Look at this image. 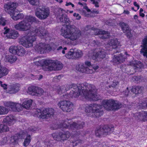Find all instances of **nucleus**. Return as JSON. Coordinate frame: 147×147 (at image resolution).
Here are the masks:
<instances>
[{"label": "nucleus", "mask_w": 147, "mask_h": 147, "mask_svg": "<svg viewBox=\"0 0 147 147\" xmlns=\"http://www.w3.org/2000/svg\"><path fill=\"white\" fill-rule=\"evenodd\" d=\"M71 91L69 92H67L64 89L63 86L61 87L58 90V93L61 94L64 99H69L80 96L81 100L96 101L99 99V96L97 94L96 89L95 86L87 83L79 84L77 85L72 84L68 86Z\"/></svg>", "instance_id": "1"}, {"label": "nucleus", "mask_w": 147, "mask_h": 147, "mask_svg": "<svg viewBox=\"0 0 147 147\" xmlns=\"http://www.w3.org/2000/svg\"><path fill=\"white\" fill-rule=\"evenodd\" d=\"M47 34L45 31L42 27H38L30 34L22 36L19 39V42L23 46L29 48L33 46V42L36 40V38L34 35L42 38L45 37Z\"/></svg>", "instance_id": "2"}, {"label": "nucleus", "mask_w": 147, "mask_h": 147, "mask_svg": "<svg viewBox=\"0 0 147 147\" xmlns=\"http://www.w3.org/2000/svg\"><path fill=\"white\" fill-rule=\"evenodd\" d=\"M62 35L65 38L74 41L78 39L81 35L80 30L74 25H66L61 30Z\"/></svg>", "instance_id": "3"}, {"label": "nucleus", "mask_w": 147, "mask_h": 147, "mask_svg": "<svg viewBox=\"0 0 147 147\" xmlns=\"http://www.w3.org/2000/svg\"><path fill=\"white\" fill-rule=\"evenodd\" d=\"M17 6V4L13 2L8 3L4 5L5 11L9 14L15 20L22 19L24 17V15L22 13L16 14L14 12V10Z\"/></svg>", "instance_id": "4"}, {"label": "nucleus", "mask_w": 147, "mask_h": 147, "mask_svg": "<svg viewBox=\"0 0 147 147\" xmlns=\"http://www.w3.org/2000/svg\"><path fill=\"white\" fill-rule=\"evenodd\" d=\"M102 105L96 103L87 105L85 108V112L87 113L88 116L92 117L95 115L98 117L102 115Z\"/></svg>", "instance_id": "5"}, {"label": "nucleus", "mask_w": 147, "mask_h": 147, "mask_svg": "<svg viewBox=\"0 0 147 147\" xmlns=\"http://www.w3.org/2000/svg\"><path fill=\"white\" fill-rule=\"evenodd\" d=\"M84 123L83 122H74L71 120L67 119L61 122L59 125L60 128H68L71 129H78L83 128Z\"/></svg>", "instance_id": "6"}, {"label": "nucleus", "mask_w": 147, "mask_h": 147, "mask_svg": "<svg viewBox=\"0 0 147 147\" xmlns=\"http://www.w3.org/2000/svg\"><path fill=\"white\" fill-rule=\"evenodd\" d=\"M98 66L94 67L92 66L90 62L86 61L85 64L80 63L76 65V69L81 72L87 74H91L94 71L98 69Z\"/></svg>", "instance_id": "7"}, {"label": "nucleus", "mask_w": 147, "mask_h": 147, "mask_svg": "<svg viewBox=\"0 0 147 147\" xmlns=\"http://www.w3.org/2000/svg\"><path fill=\"white\" fill-rule=\"evenodd\" d=\"M58 45H59L57 43L51 44V46L49 44L46 45L40 43L36 45L34 48L36 51L42 54L49 52L52 49L55 50L57 49Z\"/></svg>", "instance_id": "8"}, {"label": "nucleus", "mask_w": 147, "mask_h": 147, "mask_svg": "<svg viewBox=\"0 0 147 147\" xmlns=\"http://www.w3.org/2000/svg\"><path fill=\"white\" fill-rule=\"evenodd\" d=\"M54 110L52 108L36 109L34 111V116L42 119H46L53 115Z\"/></svg>", "instance_id": "9"}, {"label": "nucleus", "mask_w": 147, "mask_h": 147, "mask_svg": "<svg viewBox=\"0 0 147 147\" xmlns=\"http://www.w3.org/2000/svg\"><path fill=\"white\" fill-rule=\"evenodd\" d=\"M102 105L105 109L108 110L118 109L121 106V104L112 99L103 100L102 103Z\"/></svg>", "instance_id": "10"}, {"label": "nucleus", "mask_w": 147, "mask_h": 147, "mask_svg": "<svg viewBox=\"0 0 147 147\" xmlns=\"http://www.w3.org/2000/svg\"><path fill=\"white\" fill-rule=\"evenodd\" d=\"M106 55L105 50L101 48L91 50L89 54V57L94 60H98V59H103Z\"/></svg>", "instance_id": "11"}, {"label": "nucleus", "mask_w": 147, "mask_h": 147, "mask_svg": "<svg viewBox=\"0 0 147 147\" xmlns=\"http://www.w3.org/2000/svg\"><path fill=\"white\" fill-rule=\"evenodd\" d=\"M65 11L63 9L59 8L57 11L56 18L58 22L65 23L66 24H69L71 22L69 20L67 16L65 14Z\"/></svg>", "instance_id": "12"}, {"label": "nucleus", "mask_w": 147, "mask_h": 147, "mask_svg": "<svg viewBox=\"0 0 147 147\" xmlns=\"http://www.w3.org/2000/svg\"><path fill=\"white\" fill-rule=\"evenodd\" d=\"M50 14V11L48 7H42L37 8L35 12L36 16L40 20H45L49 17Z\"/></svg>", "instance_id": "13"}, {"label": "nucleus", "mask_w": 147, "mask_h": 147, "mask_svg": "<svg viewBox=\"0 0 147 147\" xmlns=\"http://www.w3.org/2000/svg\"><path fill=\"white\" fill-rule=\"evenodd\" d=\"M90 29H91V32L92 33L94 32L95 35H99V37L100 38L105 39L109 37V34L108 32L91 27V26L90 25L87 26L85 28V30H86L87 31Z\"/></svg>", "instance_id": "14"}, {"label": "nucleus", "mask_w": 147, "mask_h": 147, "mask_svg": "<svg viewBox=\"0 0 147 147\" xmlns=\"http://www.w3.org/2000/svg\"><path fill=\"white\" fill-rule=\"evenodd\" d=\"M57 105L59 108L65 112H70L73 109V104L68 100H62L59 102Z\"/></svg>", "instance_id": "15"}, {"label": "nucleus", "mask_w": 147, "mask_h": 147, "mask_svg": "<svg viewBox=\"0 0 147 147\" xmlns=\"http://www.w3.org/2000/svg\"><path fill=\"white\" fill-rule=\"evenodd\" d=\"M31 25L24 19L14 25L16 29L21 31H25L29 30Z\"/></svg>", "instance_id": "16"}, {"label": "nucleus", "mask_w": 147, "mask_h": 147, "mask_svg": "<svg viewBox=\"0 0 147 147\" xmlns=\"http://www.w3.org/2000/svg\"><path fill=\"white\" fill-rule=\"evenodd\" d=\"M49 60L52 61V62L48 64V65L45 69V71L59 70L62 68V64L60 62L51 60Z\"/></svg>", "instance_id": "17"}, {"label": "nucleus", "mask_w": 147, "mask_h": 147, "mask_svg": "<svg viewBox=\"0 0 147 147\" xmlns=\"http://www.w3.org/2000/svg\"><path fill=\"white\" fill-rule=\"evenodd\" d=\"M27 92L31 95L40 96L42 95L44 91L40 87L31 86L28 88Z\"/></svg>", "instance_id": "18"}, {"label": "nucleus", "mask_w": 147, "mask_h": 147, "mask_svg": "<svg viewBox=\"0 0 147 147\" xmlns=\"http://www.w3.org/2000/svg\"><path fill=\"white\" fill-rule=\"evenodd\" d=\"M40 58L37 57L34 59V63L38 66H43V69L45 70V69L48 65V64L52 62L51 60L49 59H40Z\"/></svg>", "instance_id": "19"}, {"label": "nucleus", "mask_w": 147, "mask_h": 147, "mask_svg": "<svg viewBox=\"0 0 147 147\" xmlns=\"http://www.w3.org/2000/svg\"><path fill=\"white\" fill-rule=\"evenodd\" d=\"M82 137L80 134V131L76 132L75 134L71 136V144L73 146H70V147H74V146H76L79 143H81L82 140H81Z\"/></svg>", "instance_id": "20"}, {"label": "nucleus", "mask_w": 147, "mask_h": 147, "mask_svg": "<svg viewBox=\"0 0 147 147\" xmlns=\"http://www.w3.org/2000/svg\"><path fill=\"white\" fill-rule=\"evenodd\" d=\"M119 24L123 32L126 33V35L128 38H130L132 36L133 31L130 29L127 24L122 22H120Z\"/></svg>", "instance_id": "21"}, {"label": "nucleus", "mask_w": 147, "mask_h": 147, "mask_svg": "<svg viewBox=\"0 0 147 147\" xmlns=\"http://www.w3.org/2000/svg\"><path fill=\"white\" fill-rule=\"evenodd\" d=\"M70 136V134L68 131L64 133L60 132L59 134L57 133H54L52 134V137L55 139L59 140L60 138L63 140H66Z\"/></svg>", "instance_id": "22"}, {"label": "nucleus", "mask_w": 147, "mask_h": 147, "mask_svg": "<svg viewBox=\"0 0 147 147\" xmlns=\"http://www.w3.org/2000/svg\"><path fill=\"white\" fill-rule=\"evenodd\" d=\"M20 87L19 84H11L8 87V92L10 94L15 93L19 90Z\"/></svg>", "instance_id": "23"}, {"label": "nucleus", "mask_w": 147, "mask_h": 147, "mask_svg": "<svg viewBox=\"0 0 147 147\" xmlns=\"http://www.w3.org/2000/svg\"><path fill=\"white\" fill-rule=\"evenodd\" d=\"M142 48L140 52L145 57H147V36L145 37L143 40L142 45L141 46Z\"/></svg>", "instance_id": "24"}, {"label": "nucleus", "mask_w": 147, "mask_h": 147, "mask_svg": "<svg viewBox=\"0 0 147 147\" xmlns=\"http://www.w3.org/2000/svg\"><path fill=\"white\" fill-rule=\"evenodd\" d=\"M15 121V119L14 117L11 115H10L4 118L3 121L4 124L5 125L8 124L9 125H13Z\"/></svg>", "instance_id": "25"}, {"label": "nucleus", "mask_w": 147, "mask_h": 147, "mask_svg": "<svg viewBox=\"0 0 147 147\" xmlns=\"http://www.w3.org/2000/svg\"><path fill=\"white\" fill-rule=\"evenodd\" d=\"M102 128V130H99V131H103L104 135H108L113 132L114 130V127L112 126L105 125Z\"/></svg>", "instance_id": "26"}, {"label": "nucleus", "mask_w": 147, "mask_h": 147, "mask_svg": "<svg viewBox=\"0 0 147 147\" xmlns=\"http://www.w3.org/2000/svg\"><path fill=\"white\" fill-rule=\"evenodd\" d=\"M125 59V57H123L121 54H120L119 55H114L112 61L113 63H117L123 62Z\"/></svg>", "instance_id": "27"}, {"label": "nucleus", "mask_w": 147, "mask_h": 147, "mask_svg": "<svg viewBox=\"0 0 147 147\" xmlns=\"http://www.w3.org/2000/svg\"><path fill=\"white\" fill-rule=\"evenodd\" d=\"M131 65L133 66L135 72L139 70L140 69L143 68L144 66L143 64L140 61H133Z\"/></svg>", "instance_id": "28"}, {"label": "nucleus", "mask_w": 147, "mask_h": 147, "mask_svg": "<svg viewBox=\"0 0 147 147\" xmlns=\"http://www.w3.org/2000/svg\"><path fill=\"white\" fill-rule=\"evenodd\" d=\"M23 102L22 103V106L23 107L28 109L31 106L33 102L32 99L28 98H24L23 100Z\"/></svg>", "instance_id": "29"}, {"label": "nucleus", "mask_w": 147, "mask_h": 147, "mask_svg": "<svg viewBox=\"0 0 147 147\" xmlns=\"http://www.w3.org/2000/svg\"><path fill=\"white\" fill-rule=\"evenodd\" d=\"M119 43L116 38L111 39L107 45V47L112 46L113 49L116 48L119 45Z\"/></svg>", "instance_id": "30"}, {"label": "nucleus", "mask_w": 147, "mask_h": 147, "mask_svg": "<svg viewBox=\"0 0 147 147\" xmlns=\"http://www.w3.org/2000/svg\"><path fill=\"white\" fill-rule=\"evenodd\" d=\"M22 138H23L22 134H16L11 138L10 142L13 144H17L18 139Z\"/></svg>", "instance_id": "31"}, {"label": "nucleus", "mask_w": 147, "mask_h": 147, "mask_svg": "<svg viewBox=\"0 0 147 147\" xmlns=\"http://www.w3.org/2000/svg\"><path fill=\"white\" fill-rule=\"evenodd\" d=\"M138 114V117L140 120L144 121L147 120V112L142 111Z\"/></svg>", "instance_id": "32"}, {"label": "nucleus", "mask_w": 147, "mask_h": 147, "mask_svg": "<svg viewBox=\"0 0 147 147\" xmlns=\"http://www.w3.org/2000/svg\"><path fill=\"white\" fill-rule=\"evenodd\" d=\"M24 19L30 24L31 23V24L33 23H37L38 21L35 17L31 16H26Z\"/></svg>", "instance_id": "33"}, {"label": "nucleus", "mask_w": 147, "mask_h": 147, "mask_svg": "<svg viewBox=\"0 0 147 147\" xmlns=\"http://www.w3.org/2000/svg\"><path fill=\"white\" fill-rule=\"evenodd\" d=\"M18 32L16 30H11L7 35V37L10 38L16 39L19 36Z\"/></svg>", "instance_id": "34"}, {"label": "nucleus", "mask_w": 147, "mask_h": 147, "mask_svg": "<svg viewBox=\"0 0 147 147\" xmlns=\"http://www.w3.org/2000/svg\"><path fill=\"white\" fill-rule=\"evenodd\" d=\"M143 88L140 86H134L131 87V92L136 94L140 93L142 92Z\"/></svg>", "instance_id": "35"}, {"label": "nucleus", "mask_w": 147, "mask_h": 147, "mask_svg": "<svg viewBox=\"0 0 147 147\" xmlns=\"http://www.w3.org/2000/svg\"><path fill=\"white\" fill-rule=\"evenodd\" d=\"M8 70L6 67H0V78L6 75L8 73Z\"/></svg>", "instance_id": "36"}, {"label": "nucleus", "mask_w": 147, "mask_h": 147, "mask_svg": "<svg viewBox=\"0 0 147 147\" xmlns=\"http://www.w3.org/2000/svg\"><path fill=\"white\" fill-rule=\"evenodd\" d=\"M65 57L69 59H74L75 58L74 56V50L71 49L67 54L65 55Z\"/></svg>", "instance_id": "37"}, {"label": "nucleus", "mask_w": 147, "mask_h": 147, "mask_svg": "<svg viewBox=\"0 0 147 147\" xmlns=\"http://www.w3.org/2000/svg\"><path fill=\"white\" fill-rule=\"evenodd\" d=\"M15 105L13 108V111L19 112L22 110V107H23L22 104L21 105L18 103H15Z\"/></svg>", "instance_id": "38"}, {"label": "nucleus", "mask_w": 147, "mask_h": 147, "mask_svg": "<svg viewBox=\"0 0 147 147\" xmlns=\"http://www.w3.org/2000/svg\"><path fill=\"white\" fill-rule=\"evenodd\" d=\"M9 112V110L3 106H0V115L7 114Z\"/></svg>", "instance_id": "39"}, {"label": "nucleus", "mask_w": 147, "mask_h": 147, "mask_svg": "<svg viewBox=\"0 0 147 147\" xmlns=\"http://www.w3.org/2000/svg\"><path fill=\"white\" fill-rule=\"evenodd\" d=\"M25 53V51L24 48L22 47H18L16 54L19 56H23Z\"/></svg>", "instance_id": "40"}, {"label": "nucleus", "mask_w": 147, "mask_h": 147, "mask_svg": "<svg viewBox=\"0 0 147 147\" xmlns=\"http://www.w3.org/2000/svg\"><path fill=\"white\" fill-rule=\"evenodd\" d=\"M4 105L5 107L11 108L13 111L14 106L15 105V103L10 101L5 102L4 103Z\"/></svg>", "instance_id": "41"}, {"label": "nucleus", "mask_w": 147, "mask_h": 147, "mask_svg": "<svg viewBox=\"0 0 147 147\" xmlns=\"http://www.w3.org/2000/svg\"><path fill=\"white\" fill-rule=\"evenodd\" d=\"M17 59L15 55H9L7 57V60L11 63L15 62L17 60Z\"/></svg>", "instance_id": "42"}, {"label": "nucleus", "mask_w": 147, "mask_h": 147, "mask_svg": "<svg viewBox=\"0 0 147 147\" xmlns=\"http://www.w3.org/2000/svg\"><path fill=\"white\" fill-rule=\"evenodd\" d=\"M18 47H16L14 46H11L9 49V52L14 54H16Z\"/></svg>", "instance_id": "43"}, {"label": "nucleus", "mask_w": 147, "mask_h": 147, "mask_svg": "<svg viewBox=\"0 0 147 147\" xmlns=\"http://www.w3.org/2000/svg\"><path fill=\"white\" fill-rule=\"evenodd\" d=\"M83 55L82 52L80 50H77L76 51L74 50V56L75 58H79L81 57Z\"/></svg>", "instance_id": "44"}, {"label": "nucleus", "mask_w": 147, "mask_h": 147, "mask_svg": "<svg viewBox=\"0 0 147 147\" xmlns=\"http://www.w3.org/2000/svg\"><path fill=\"white\" fill-rule=\"evenodd\" d=\"M9 127L5 124H0V133L9 131Z\"/></svg>", "instance_id": "45"}, {"label": "nucleus", "mask_w": 147, "mask_h": 147, "mask_svg": "<svg viewBox=\"0 0 147 147\" xmlns=\"http://www.w3.org/2000/svg\"><path fill=\"white\" fill-rule=\"evenodd\" d=\"M31 140V138L30 135H27V137L25 139L23 143L24 145L25 146H27L29 144Z\"/></svg>", "instance_id": "46"}, {"label": "nucleus", "mask_w": 147, "mask_h": 147, "mask_svg": "<svg viewBox=\"0 0 147 147\" xmlns=\"http://www.w3.org/2000/svg\"><path fill=\"white\" fill-rule=\"evenodd\" d=\"M102 127H100L95 130V134L96 136L99 137L102 135H104L103 131H99V130H102Z\"/></svg>", "instance_id": "47"}, {"label": "nucleus", "mask_w": 147, "mask_h": 147, "mask_svg": "<svg viewBox=\"0 0 147 147\" xmlns=\"http://www.w3.org/2000/svg\"><path fill=\"white\" fill-rule=\"evenodd\" d=\"M29 3L33 5H38L39 3V0H28Z\"/></svg>", "instance_id": "48"}, {"label": "nucleus", "mask_w": 147, "mask_h": 147, "mask_svg": "<svg viewBox=\"0 0 147 147\" xmlns=\"http://www.w3.org/2000/svg\"><path fill=\"white\" fill-rule=\"evenodd\" d=\"M139 105L140 108H142L143 107H147V98H145L143 100V102L139 103Z\"/></svg>", "instance_id": "49"}, {"label": "nucleus", "mask_w": 147, "mask_h": 147, "mask_svg": "<svg viewBox=\"0 0 147 147\" xmlns=\"http://www.w3.org/2000/svg\"><path fill=\"white\" fill-rule=\"evenodd\" d=\"M92 3L96 7H99V3L100 2L99 0H90Z\"/></svg>", "instance_id": "50"}, {"label": "nucleus", "mask_w": 147, "mask_h": 147, "mask_svg": "<svg viewBox=\"0 0 147 147\" xmlns=\"http://www.w3.org/2000/svg\"><path fill=\"white\" fill-rule=\"evenodd\" d=\"M6 20L2 17L0 18V25L4 26L5 25Z\"/></svg>", "instance_id": "51"}, {"label": "nucleus", "mask_w": 147, "mask_h": 147, "mask_svg": "<svg viewBox=\"0 0 147 147\" xmlns=\"http://www.w3.org/2000/svg\"><path fill=\"white\" fill-rule=\"evenodd\" d=\"M0 85L1 86L4 90H7L8 88L7 85L5 83H3L2 82L0 81Z\"/></svg>", "instance_id": "52"}, {"label": "nucleus", "mask_w": 147, "mask_h": 147, "mask_svg": "<svg viewBox=\"0 0 147 147\" xmlns=\"http://www.w3.org/2000/svg\"><path fill=\"white\" fill-rule=\"evenodd\" d=\"M131 90L130 87L127 88L123 92V94H125V96H127L128 95L129 91V90Z\"/></svg>", "instance_id": "53"}, {"label": "nucleus", "mask_w": 147, "mask_h": 147, "mask_svg": "<svg viewBox=\"0 0 147 147\" xmlns=\"http://www.w3.org/2000/svg\"><path fill=\"white\" fill-rule=\"evenodd\" d=\"M119 84V83L117 81L115 80L113 81L112 84L111 85V87H112L113 88L115 87Z\"/></svg>", "instance_id": "54"}, {"label": "nucleus", "mask_w": 147, "mask_h": 147, "mask_svg": "<svg viewBox=\"0 0 147 147\" xmlns=\"http://www.w3.org/2000/svg\"><path fill=\"white\" fill-rule=\"evenodd\" d=\"M73 16L76 17V19L77 20H80L81 18V16L78 13H74L73 14Z\"/></svg>", "instance_id": "55"}, {"label": "nucleus", "mask_w": 147, "mask_h": 147, "mask_svg": "<svg viewBox=\"0 0 147 147\" xmlns=\"http://www.w3.org/2000/svg\"><path fill=\"white\" fill-rule=\"evenodd\" d=\"M8 140V138L7 137H5L3 139L2 142H3L2 145H3L4 144L6 143Z\"/></svg>", "instance_id": "56"}, {"label": "nucleus", "mask_w": 147, "mask_h": 147, "mask_svg": "<svg viewBox=\"0 0 147 147\" xmlns=\"http://www.w3.org/2000/svg\"><path fill=\"white\" fill-rule=\"evenodd\" d=\"M71 5V6L72 7H74V4L71 3V2H66V4L65 5L66 6H67L69 5Z\"/></svg>", "instance_id": "57"}, {"label": "nucleus", "mask_w": 147, "mask_h": 147, "mask_svg": "<svg viewBox=\"0 0 147 147\" xmlns=\"http://www.w3.org/2000/svg\"><path fill=\"white\" fill-rule=\"evenodd\" d=\"M24 75L21 73H19L18 74H16V77L17 78H21L23 77Z\"/></svg>", "instance_id": "58"}, {"label": "nucleus", "mask_w": 147, "mask_h": 147, "mask_svg": "<svg viewBox=\"0 0 147 147\" xmlns=\"http://www.w3.org/2000/svg\"><path fill=\"white\" fill-rule=\"evenodd\" d=\"M140 79V78L139 77L137 76H135L132 78V80H135L138 82V81H139Z\"/></svg>", "instance_id": "59"}, {"label": "nucleus", "mask_w": 147, "mask_h": 147, "mask_svg": "<svg viewBox=\"0 0 147 147\" xmlns=\"http://www.w3.org/2000/svg\"><path fill=\"white\" fill-rule=\"evenodd\" d=\"M134 5L136 7H137V10H138L140 8V6L137 4V3L136 2H134Z\"/></svg>", "instance_id": "60"}, {"label": "nucleus", "mask_w": 147, "mask_h": 147, "mask_svg": "<svg viewBox=\"0 0 147 147\" xmlns=\"http://www.w3.org/2000/svg\"><path fill=\"white\" fill-rule=\"evenodd\" d=\"M9 29H7L5 30V32H4V34H8V33H9V31H11Z\"/></svg>", "instance_id": "61"}, {"label": "nucleus", "mask_w": 147, "mask_h": 147, "mask_svg": "<svg viewBox=\"0 0 147 147\" xmlns=\"http://www.w3.org/2000/svg\"><path fill=\"white\" fill-rule=\"evenodd\" d=\"M91 12L92 13H98L99 11L98 10H96L95 9H94L91 11Z\"/></svg>", "instance_id": "62"}, {"label": "nucleus", "mask_w": 147, "mask_h": 147, "mask_svg": "<svg viewBox=\"0 0 147 147\" xmlns=\"http://www.w3.org/2000/svg\"><path fill=\"white\" fill-rule=\"evenodd\" d=\"M37 129L36 128H32V129H29V131H30L34 132L37 130Z\"/></svg>", "instance_id": "63"}, {"label": "nucleus", "mask_w": 147, "mask_h": 147, "mask_svg": "<svg viewBox=\"0 0 147 147\" xmlns=\"http://www.w3.org/2000/svg\"><path fill=\"white\" fill-rule=\"evenodd\" d=\"M95 145H97L98 146V147H102V145L100 143H99L98 142H97V144H95Z\"/></svg>", "instance_id": "64"}]
</instances>
